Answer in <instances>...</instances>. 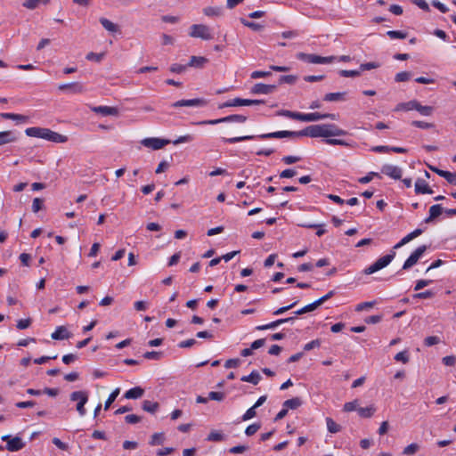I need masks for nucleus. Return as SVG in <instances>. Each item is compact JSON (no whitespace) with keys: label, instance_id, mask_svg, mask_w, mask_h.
Here are the masks:
<instances>
[{"label":"nucleus","instance_id":"423d86ee","mask_svg":"<svg viewBox=\"0 0 456 456\" xmlns=\"http://www.w3.org/2000/svg\"><path fill=\"white\" fill-rule=\"evenodd\" d=\"M190 36L191 37L210 40L213 38L210 28L203 24H194L191 27Z\"/></svg>","mask_w":456,"mask_h":456},{"label":"nucleus","instance_id":"37998d69","mask_svg":"<svg viewBox=\"0 0 456 456\" xmlns=\"http://www.w3.org/2000/svg\"><path fill=\"white\" fill-rule=\"evenodd\" d=\"M411 126H413L415 127L421 128V129H429V128H433L435 126V125L433 123H428V122L419 121V120L412 121Z\"/></svg>","mask_w":456,"mask_h":456},{"label":"nucleus","instance_id":"393cba45","mask_svg":"<svg viewBox=\"0 0 456 456\" xmlns=\"http://www.w3.org/2000/svg\"><path fill=\"white\" fill-rule=\"evenodd\" d=\"M208 62V59L202 56H191L187 67L192 68H203V66Z\"/></svg>","mask_w":456,"mask_h":456},{"label":"nucleus","instance_id":"a878e982","mask_svg":"<svg viewBox=\"0 0 456 456\" xmlns=\"http://www.w3.org/2000/svg\"><path fill=\"white\" fill-rule=\"evenodd\" d=\"M376 411V408L374 405H370L368 407H359L357 409L358 415L361 418L369 419L371 418Z\"/></svg>","mask_w":456,"mask_h":456},{"label":"nucleus","instance_id":"8fccbe9b","mask_svg":"<svg viewBox=\"0 0 456 456\" xmlns=\"http://www.w3.org/2000/svg\"><path fill=\"white\" fill-rule=\"evenodd\" d=\"M260 428H261V425L259 423H253V424L249 425L248 427H247V428L245 430V434L248 436H253L260 429Z\"/></svg>","mask_w":456,"mask_h":456},{"label":"nucleus","instance_id":"79ce46f5","mask_svg":"<svg viewBox=\"0 0 456 456\" xmlns=\"http://www.w3.org/2000/svg\"><path fill=\"white\" fill-rule=\"evenodd\" d=\"M297 79V76H294V75H284V76H281L280 78H279V82L280 84H294L296 83Z\"/></svg>","mask_w":456,"mask_h":456},{"label":"nucleus","instance_id":"864d4df0","mask_svg":"<svg viewBox=\"0 0 456 456\" xmlns=\"http://www.w3.org/2000/svg\"><path fill=\"white\" fill-rule=\"evenodd\" d=\"M441 176L444 177L449 183L456 184V174L455 173L444 171V173L441 174Z\"/></svg>","mask_w":456,"mask_h":456},{"label":"nucleus","instance_id":"9b49d317","mask_svg":"<svg viewBox=\"0 0 456 456\" xmlns=\"http://www.w3.org/2000/svg\"><path fill=\"white\" fill-rule=\"evenodd\" d=\"M141 143L147 148L152 150H159L170 143L169 140L160 139L157 137L144 138L141 141Z\"/></svg>","mask_w":456,"mask_h":456},{"label":"nucleus","instance_id":"603ef678","mask_svg":"<svg viewBox=\"0 0 456 456\" xmlns=\"http://www.w3.org/2000/svg\"><path fill=\"white\" fill-rule=\"evenodd\" d=\"M339 75L344 77H355L361 75V71L342 69L339 71Z\"/></svg>","mask_w":456,"mask_h":456},{"label":"nucleus","instance_id":"4be33fe9","mask_svg":"<svg viewBox=\"0 0 456 456\" xmlns=\"http://www.w3.org/2000/svg\"><path fill=\"white\" fill-rule=\"evenodd\" d=\"M237 106H248V99L234 98L224 102L222 105H220V108Z\"/></svg>","mask_w":456,"mask_h":456},{"label":"nucleus","instance_id":"5fc2aeb1","mask_svg":"<svg viewBox=\"0 0 456 456\" xmlns=\"http://www.w3.org/2000/svg\"><path fill=\"white\" fill-rule=\"evenodd\" d=\"M32 320L30 318L28 319H20L17 322V329L25 330L28 329L31 325Z\"/></svg>","mask_w":456,"mask_h":456},{"label":"nucleus","instance_id":"7ed1b4c3","mask_svg":"<svg viewBox=\"0 0 456 456\" xmlns=\"http://www.w3.org/2000/svg\"><path fill=\"white\" fill-rule=\"evenodd\" d=\"M395 252L391 251L390 254H387L384 256L379 257L377 261H375L372 265L364 269L363 273L367 275L372 274L385 267H387L395 258Z\"/></svg>","mask_w":456,"mask_h":456},{"label":"nucleus","instance_id":"0e129e2a","mask_svg":"<svg viewBox=\"0 0 456 456\" xmlns=\"http://www.w3.org/2000/svg\"><path fill=\"white\" fill-rule=\"evenodd\" d=\"M282 162L286 165H291L301 160L298 156H285L281 159Z\"/></svg>","mask_w":456,"mask_h":456},{"label":"nucleus","instance_id":"f3484780","mask_svg":"<svg viewBox=\"0 0 456 456\" xmlns=\"http://www.w3.org/2000/svg\"><path fill=\"white\" fill-rule=\"evenodd\" d=\"M72 334L68 330L65 326H58L54 332L52 333L51 338L55 340L69 339Z\"/></svg>","mask_w":456,"mask_h":456},{"label":"nucleus","instance_id":"ddd939ff","mask_svg":"<svg viewBox=\"0 0 456 456\" xmlns=\"http://www.w3.org/2000/svg\"><path fill=\"white\" fill-rule=\"evenodd\" d=\"M275 90V85L257 83L251 87L250 93L253 94H273Z\"/></svg>","mask_w":456,"mask_h":456},{"label":"nucleus","instance_id":"aec40b11","mask_svg":"<svg viewBox=\"0 0 456 456\" xmlns=\"http://www.w3.org/2000/svg\"><path fill=\"white\" fill-rule=\"evenodd\" d=\"M17 141V136L12 131L0 132V146L14 142Z\"/></svg>","mask_w":456,"mask_h":456},{"label":"nucleus","instance_id":"6ab92c4d","mask_svg":"<svg viewBox=\"0 0 456 456\" xmlns=\"http://www.w3.org/2000/svg\"><path fill=\"white\" fill-rule=\"evenodd\" d=\"M422 232H423V231L421 229L414 230L413 232H411L409 234H407L406 236H404L397 244H395L394 246V248L396 249V248H399L403 247V245L407 244L408 242H410L413 239H415L418 236H419Z\"/></svg>","mask_w":456,"mask_h":456},{"label":"nucleus","instance_id":"5701e85b","mask_svg":"<svg viewBox=\"0 0 456 456\" xmlns=\"http://www.w3.org/2000/svg\"><path fill=\"white\" fill-rule=\"evenodd\" d=\"M143 393H144V390L142 387H133V388L127 390L125 393L124 397L126 399H138L142 396Z\"/></svg>","mask_w":456,"mask_h":456},{"label":"nucleus","instance_id":"9d476101","mask_svg":"<svg viewBox=\"0 0 456 456\" xmlns=\"http://www.w3.org/2000/svg\"><path fill=\"white\" fill-rule=\"evenodd\" d=\"M325 118H330L332 120L337 119V115L331 113L321 114L319 112H312V113H301L300 121L303 122H314Z\"/></svg>","mask_w":456,"mask_h":456},{"label":"nucleus","instance_id":"0eeeda50","mask_svg":"<svg viewBox=\"0 0 456 456\" xmlns=\"http://www.w3.org/2000/svg\"><path fill=\"white\" fill-rule=\"evenodd\" d=\"M247 117L244 115H230L224 118H217V119H210L200 121L199 125H216L221 123H229V122H237V123H244L247 120Z\"/></svg>","mask_w":456,"mask_h":456},{"label":"nucleus","instance_id":"69168bd1","mask_svg":"<svg viewBox=\"0 0 456 456\" xmlns=\"http://www.w3.org/2000/svg\"><path fill=\"white\" fill-rule=\"evenodd\" d=\"M432 283L431 280H419L417 281L414 290L418 291Z\"/></svg>","mask_w":456,"mask_h":456},{"label":"nucleus","instance_id":"e2e57ef3","mask_svg":"<svg viewBox=\"0 0 456 456\" xmlns=\"http://www.w3.org/2000/svg\"><path fill=\"white\" fill-rule=\"evenodd\" d=\"M43 200L39 198H35L32 202V210L33 212L37 213L43 208Z\"/></svg>","mask_w":456,"mask_h":456},{"label":"nucleus","instance_id":"09e8293b","mask_svg":"<svg viewBox=\"0 0 456 456\" xmlns=\"http://www.w3.org/2000/svg\"><path fill=\"white\" fill-rule=\"evenodd\" d=\"M380 67V63L376 61L366 62L360 65V71L370 70L372 69H378Z\"/></svg>","mask_w":456,"mask_h":456},{"label":"nucleus","instance_id":"f03ea898","mask_svg":"<svg viewBox=\"0 0 456 456\" xmlns=\"http://www.w3.org/2000/svg\"><path fill=\"white\" fill-rule=\"evenodd\" d=\"M25 134L29 137L41 138L55 143H64L68 141V137L66 135L61 134L45 127H28L25 130Z\"/></svg>","mask_w":456,"mask_h":456},{"label":"nucleus","instance_id":"b1692460","mask_svg":"<svg viewBox=\"0 0 456 456\" xmlns=\"http://www.w3.org/2000/svg\"><path fill=\"white\" fill-rule=\"evenodd\" d=\"M346 92L329 93L323 97L326 102H341L346 100Z\"/></svg>","mask_w":456,"mask_h":456},{"label":"nucleus","instance_id":"680f3d73","mask_svg":"<svg viewBox=\"0 0 456 456\" xmlns=\"http://www.w3.org/2000/svg\"><path fill=\"white\" fill-rule=\"evenodd\" d=\"M186 68H187V65L175 63V64L171 65L170 71L173 73L180 74V73H183V71H185Z\"/></svg>","mask_w":456,"mask_h":456},{"label":"nucleus","instance_id":"13d9d810","mask_svg":"<svg viewBox=\"0 0 456 456\" xmlns=\"http://www.w3.org/2000/svg\"><path fill=\"white\" fill-rule=\"evenodd\" d=\"M395 360L397 362L407 363L409 362V354L406 351L399 352L395 354Z\"/></svg>","mask_w":456,"mask_h":456},{"label":"nucleus","instance_id":"774afa93","mask_svg":"<svg viewBox=\"0 0 456 456\" xmlns=\"http://www.w3.org/2000/svg\"><path fill=\"white\" fill-rule=\"evenodd\" d=\"M445 366H454L456 364V357L454 355H448L442 359Z\"/></svg>","mask_w":456,"mask_h":456},{"label":"nucleus","instance_id":"6e6d98bb","mask_svg":"<svg viewBox=\"0 0 456 456\" xmlns=\"http://www.w3.org/2000/svg\"><path fill=\"white\" fill-rule=\"evenodd\" d=\"M224 397H225V395L223 392L212 391V392L208 393V399H210V400L221 402L224 399Z\"/></svg>","mask_w":456,"mask_h":456},{"label":"nucleus","instance_id":"ea45409f","mask_svg":"<svg viewBox=\"0 0 456 456\" xmlns=\"http://www.w3.org/2000/svg\"><path fill=\"white\" fill-rule=\"evenodd\" d=\"M119 392V388H116L114 391L111 392V394L109 395L108 399L105 402L104 410H108L110 407L111 403L116 400L117 396L118 395Z\"/></svg>","mask_w":456,"mask_h":456},{"label":"nucleus","instance_id":"473e14b6","mask_svg":"<svg viewBox=\"0 0 456 456\" xmlns=\"http://www.w3.org/2000/svg\"><path fill=\"white\" fill-rule=\"evenodd\" d=\"M319 304L317 302V300H315L314 302L302 307L301 309L297 310L295 312V314L296 315H300V314H305V313H309V312H312L314 310H315L317 307H319Z\"/></svg>","mask_w":456,"mask_h":456},{"label":"nucleus","instance_id":"cd10ccee","mask_svg":"<svg viewBox=\"0 0 456 456\" xmlns=\"http://www.w3.org/2000/svg\"><path fill=\"white\" fill-rule=\"evenodd\" d=\"M240 380L243 382L252 383L253 385H257L261 380V375L258 371L253 370L249 375L242 376Z\"/></svg>","mask_w":456,"mask_h":456},{"label":"nucleus","instance_id":"20e7f679","mask_svg":"<svg viewBox=\"0 0 456 456\" xmlns=\"http://www.w3.org/2000/svg\"><path fill=\"white\" fill-rule=\"evenodd\" d=\"M297 58L313 64H329L336 60L335 56L322 57L313 53H298Z\"/></svg>","mask_w":456,"mask_h":456},{"label":"nucleus","instance_id":"7c9ffc66","mask_svg":"<svg viewBox=\"0 0 456 456\" xmlns=\"http://www.w3.org/2000/svg\"><path fill=\"white\" fill-rule=\"evenodd\" d=\"M302 404V400L299 397H294L289 400H286L283 403V407H285L287 410H296Z\"/></svg>","mask_w":456,"mask_h":456},{"label":"nucleus","instance_id":"338daca9","mask_svg":"<svg viewBox=\"0 0 456 456\" xmlns=\"http://www.w3.org/2000/svg\"><path fill=\"white\" fill-rule=\"evenodd\" d=\"M439 341H440V339H439L438 337H436V336H430V337H427L425 338L424 344L427 346H432L434 345L438 344Z\"/></svg>","mask_w":456,"mask_h":456},{"label":"nucleus","instance_id":"c756f323","mask_svg":"<svg viewBox=\"0 0 456 456\" xmlns=\"http://www.w3.org/2000/svg\"><path fill=\"white\" fill-rule=\"evenodd\" d=\"M142 408L143 411H145L147 412L154 413L159 410V404L157 402H151L149 400H145L142 402Z\"/></svg>","mask_w":456,"mask_h":456},{"label":"nucleus","instance_id":"49530a36","mask_svg":"<svg viewBox=\"0 0 456 456\" xmlns=\"http://www.w3.org/2000/svg\"><path fill=\"white\" fill-rule=\"evenodd\" d=\"M256 407H255L254 405L248 409L246 412L242 415L241 419L243 421H247L248 419H253L256 415Z\"/></svg>","mask_w":456,"mask_h":456},{"label":"nucleus","instance_id":"a211bd4d","mask_svg":"<svg viewBox=\"0 0 456 456\" xmlns=\"http://www.w3.org/2000/svg\"><path fill=\"white\" fill-rule=\"evenodd\" d=\"M445 209L442 207L441 204H436L430 207L429 208V216L425 219V223L428 224L438 217Z\"/></svg>","mask_w":456,"mask_h":456},{"label":"nucleus","instance_id":"f257e3e1","mask_svg":"<svg viewBox=\"0 0 456 456\" xmlns=\"http://www.w3.org/2000/svg\"><path fill=\"white\" fill-rule=\"evenodd\" d=\"M347 132L338 127L334 124H322V125H312L300 131H277L266 134H261L258 135H243L236 136L232 138H223V140L229 143H236L243 141H249L255 138L260 140L268 139H281V138H291L296 139L303 136H309L312 138L317 137H331V136H344L346 135Z\"/></svg>","mask_w":456,"mask_h":456},{"label":"nucleus","instance_id":"2f4dec72","mask_svg":"<svg viewBox=\"0 0 456 456\" xmlns=\"http://www.w3.org/2000/svg\"><path fill=\"white\" fill-rule=\"evenodd\" d=\"M203 12L205 15L209 17H218L222 15L223 10L220 7L208 6L203 9Z\"/></svg>","mask_w":456,"mask_h":456},{"label":"nucleus","instance_id":"72a5a7b5","mask_svg":"<svg viewBox=\"0 0 456 456\" xmlns=\"http://www.w3.org/2000/svg\"><path fill=\"white\" fill-rule=\"evenodd\" d=\"M327 428L329 432L335 434L341 430L340 425L337 424L331 418L326 419Z\"/></svg>","mask_w":456,"mask_h":456},{"label":"nucleus","instance_id":"412c9836","mask_svg":"<svg viewBox=\"0 0 456 456\" xmlns=\"http://www.w3.org/2000/svg\"><path fill=\"white\" fill-rule=\"evenodd\" d=\"M415 191L416 193L422 194H432L433 190L429 188L428 184L423 179H418L415 183Z\"/></svg>","mask_w":456,"mask_h":456},{"label":"nucleus","instance_id":"39448f33","mask_svg":"<svg viewBox=\"0 0 456 456\" xmlns=\"http://www.w3.org/2000/svg\"><path fill=\"white\" fill-rule=\"evenodd\" d=\"M70 400L73 402H77V411L80 416H85L86 411L85 409V404L88 401V394L86 391H75L70 394Z\"/></svg>","mask_w":456,"mask_h":456},{"label":"nucleus","instance_id":"f704fd0d","mask_svg":"<svg viewBox=\"0 0 456 456\" xmlns=\"http://www.w3.org/2000/svg\"><path fill=\"white\" fill-rule=\"evenodd\" d=\"M165 441V434L164 433H155L151 436V439L150 441V444L152 446L162 444Z\"/></svg>","mask_w":456,"mask_h":456},{"label":"nucleus","instance_id":"a19ab883","mask_svg":"<svg viewBox=\"0 0 456 456\" xmlns=\"http://www.w3.org/2000/svg\"><path fill=\"white\" fill-rule=\"evenodd\" d=\"M208 441H213V442H220L224 439V434L218 431H212L208 436Z\"/></svg>","mask_w":456,"mask_h":456},{"label":"nucleus","instance_id":"4c0bfd02","mask_svg":"<svg viewBox=\"0 0 456 456\" xmlns=\"http://www.w3.org/2000/svg\"><path fill=\"white\" fill-rule=\"evenodd\" d=\"M417 111L422 116H431L434 112V108L432 106H424L419 103Z\"/></svg>","mask_w":456,"mask_h":456},{"label":"nucleus","instance_id":"f8f14e48","mask_svg":"<svg viewBox=\"0 0 456 456\" xmlns=\"http://www.w3.org/2000/svg\"><path fill=\"white\" fill-rule=\"evenodd\" d=\"M208 104L207 100L202 98L190 99V100H180L172 103V107H204Z\"/></svg>","mask_w":456,"mask_h":456},{"label":"nucleus","instance_id":"dca6fc26","mask_svg":"<svg viewBox=\"0 0 456 456\" xmlns=\"http://www.w3.org/2000/svg\"><path fill=\"white\" fill-rule=\"evenodd\" d=\"M91 110L102 116H118L119 113L118 108L110 106H94Z\"/></svg>","mask_w":456,"mask_h":456},{"label":"nucleus","instance_id":"bf43d9fd","mask_svg":"<svg viewBox=\"0 0 456 456\" xmlns=\"http://www.w3.org/2000/svg\"><path fill=\"white\" fill-rule=\"evenodd\" d=\"M434 295H435V293L433 291L426 290V291L419 292V293L413 295V297L414 298H419V299H426V298L433 297Z\"/></svg>","mask_w":456,"mask_h":456},{"label":"nucleus","instance_id":"a18cd8bd","mask_svg":"<svg viewBox=\"0 0 456 456\" xmlns=\"http://www.w3.org/2000/svg\"><path fill=\"white\" fill-rule=\"evenodd\" d=\"M419 450V445L416 443H412L409 445H407L404 449L403 453L405 455H410L417 452Z\"/></svg>","mask_w":456,"mask_h":456},{"label":"nucleus","instance_id":"2eb2a0df","mask_svg":"<svg viewBox=\"0 0 456 456\" xmlns=\"http://www.w3.org/2000/svg\"><path fill=\"white\" fill-rule=\"evenodd\" d=\"M381 172L395 180L401 179L402 177V168L397 166L393 165H384L382 167Z\"/></svg>","mask_w":456,"mask_h":456},{"label":"nucleus","instance_id":"3c124183","mask_svg":"<svg viewBox=\"0 0 456 456\" xmlns=\"http://www.w3.org/2000/svg\"><path fill=\"white\" fill-rule=\"evenodd\" d=\"M411 72L402 71L395 75V80L396 82H404V81H408L411 78Z\"/></svg>","mask_w":456,"mask_h":456},{"label":"nucleus","instance_id":"de8ad7c7","mask_svg":"<svg viewBox=\"0 0 456 456\" xmlns=\"http://www.w3.org/2000/svg\"><path fill=\"white\" fill-rule=\"evenodd\" d=\"M241 23L248 27V28H250L251 29H253L254 31H259L263 28V26L260 25L259 23H256V22H252V21H248L245 19H241Z\"/></svg>","mask_w":456,"mask_h":456},{"label":"nucleus","instance_id":"e433bc0d","mask_svg":"<svg viewBox=\"0 0 456 456\" xmlns=\"http://www.w3.org/2000/svg\"><path fill=\"white\" fill-rule=\"evenodd\" d=\"M358 408H359V400L355 399L354 401L346 403L343 406V411L346 412H350V411H357Z\"/></svg>","mask_w":456,"mask_h":456},{"label":"nucleus","instance_id":"4d7b16f0","mask_svg":"<svg viewBox=\"0 0 456 456\" xmlns=\"http://www.w3.org/2000/svg\"><path fill=\"white\" fill-rule=\"evenodd\" d=\"M161 356H162V353L156 352V351L146 352L143 354V357L148 360H159L161 358Z\"/></svg>","mask_w":456,"mask_h":456},{"label":"nucleus","instance_id":"bb28decb","mask_svg":"<svg viewBox=\"0 0 456 456\" xmlns=\"http://www.w3.org/2000/svg\"><path fill=\"white\" fill-rule=\"evenodd\" d=\"M100 23L102 27L109 32L117 33L119 31L118 25L113 23L110 20L106 18H100Z\"/></svg>","mask_w":456,"mask_h":456},{"label":"nucleus","instance_id":"58836bf2","mask_svg":"<svg viewBox=\"0 0 456 456\" xmlns=\"http://www.w3.org/2000/svg\"><path fill=\"white\" fill-rule=\"evenodd\" d=\"M387 35L391 39H404L407 37V33L400 30H389L387 32Z\"/></svg>","mask_w":456,"mask_h":456},{"label":"nucleus","instance_id":"c9c22d12","mask_svg":"<svg viewBox=\"0 0 456 456\" xmlns=\"http://www.w3.org/2000/svg\"><path fill=\"white\" fill-rule=\"evenodd\" d=\"M278 115L300 121L301 112H296V111L283 110L279 111Z\"/></svg>","mask_w":456,"mask_h":456},{"label":"nucleus","instance_id":"6e6552de","mask_svg":"<svg viewBox=\"0 0 456 456\" xmlns=\"http://www.w3.org/2000/svg\"><path fill=\"white\" fill-rule=\"evenodd\" d=\"M1 439L7 443L6 449L9 452H18L25 446V443L19 436L12 437L10 435H4Z\"/></svg>","mask_w":456,"mask_h":456},{"label":"nucleus","instance_id":"1a4fd4ad","mask_svg":"<svg viewBox=\"0 0 456 456\" xmlns=\"http://www.w3.org/2000/svg\"><path fill=\"white\" fill-rule=\"evenodd\" d=\"M427 250V246L422 245L418 247L411 254V256L405 260L403 269L407 270L412 267L414 265L417 264L419 259L421 257V256L424 254V252Z\"/></svg>","mask_w":456,"mask_h":456},{"label":"nucleus","instance_id":"4468645a","mask_svg":"<svg viewBox=\"0 0 456 456\" xmlns=\"http://www.w3.org/2000/svg\"><path fill=\"white\" fill-rule=\"evenodd\" d=\"M58 89L69 94H81L85 91L84 86L79 82L61 84L59 85Z\"/></svg>","mask_w":456,"mask_h":456},{"label":"nucleus","instance_id":"052dcab7","mask_svg":"<svg viewBox=\"0 0 456 456\" xmlns=\"http://www.w3.org/2000/svg\"><path fill=\"white\" fill-rule=\"evenodd\" d=\"M40 2H41V0H26L22 4V5H23V7H25L27 9L34 10L38 6Z\"/></svg>","mask_w":456,"mask_h":456},{"label":"nucleus","instance_id":"c85d7f7f","mask_svg":"<svg viewBox=\"0 0 456 456\" xmlns=\"http://www.w3.org/2000/svg\"><path fill=\"white\" fill-rule=\"evenodd\" d=\"M0 116L4 119H12L20 123H25L28 120V117L21 114L1 113Z\"/></svg>","mask_w":456,"mask_h":456},{"label":"nucleus","instance_id":"c03bdc74","mask_svg":"<svg viewBox=\"0 0 456 456\" xmlns=\"http://www.w3.org/2000/svg\"><path fill=\"white\" fill-rule=\"evenodd\" d=\"M104 55H105L104 53H97L91 52V53H88L86 54V58L88 61H93L100 62L103 59Z\"/></svg>","mask_w":456,"mask_h":456}]
</instances>
